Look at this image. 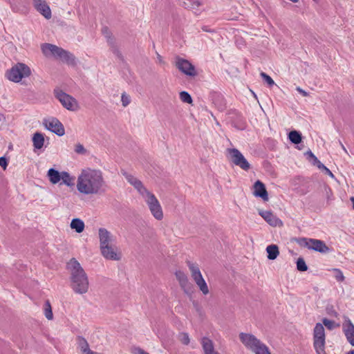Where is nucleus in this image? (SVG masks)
Wrapping results in <instances>:
<instances>
[{
  "mask_svg": "<svg viewBox=\"0 0 354 354\" xmlns=\"http://www.w3.org/2000/svg\"><path fill=\"white\" fill-rule=\"evenodd\" d=\"M239 338L242 344L254 354H271L268 347L254 335L241 333Z\"/></svg>",
  "mask_w": 354,
  "mask_h": 354,
  "instance_id": "4",
  "label": "nucleus"
},
{
  "mask_svg": "<svg viewBox=\"0 0 354 354\" xmlns=\"http://www.w3.org/2000/svg\"><path fill=\"white\" fill-rule=\"evenodd\" d=\"M341 145H342V149H343L345 151H346V149H345L344 146L342 144H341Z\"/></svg>",
  "mask_w": 354,
  "mask_h": 354,
  "instance_id": "50",
  "label": "nucleus"
},
{
  "mask_svg": "<svg viewBox=\"0 0 354 354\" xmlns=\"http://www.w3.org/2000/svg\"><path fill=\"white\" fill-rule=\"evenodd\" d=\"M101 253L102 256L109 260L118 261L120 259V256L114 249L111 244L109 245H104L100 248Z\"/></svg>",
  "mask_w": 354,
  "mask_h": 354,
  "instance_id": "18",
  "label": "nucleus"
},
{
  "mask_svg": "<svg viewBox=\"0 0 354 354\" xmlns=\"http://www.w3.org/2000/svg\"><path fill=\"white\" fill-rule=\"evenodd\" d=\"M187 266L191 272L192 277L196 284L204 295H207L209 293V289L207 283L202 276L198 266L190 261L187 262Z\"/></svg>",
  "mask_w": 354,
  "mask_h": 354,
  "instance_id": "9",
  "label": "nucleus"
},
{
  "mask_svg": "<svg viewBox=\"0 0 354 354\" xmlns=\"http://www.w3.org/2000/svg\"><path fill=\"white\" fill-rule=\"evenodd\" d=\"M326 335L322 324L317 323L313 329V347L317 354H326L325 351Z\"/></svg>",
  "mask_w": 354,
  "mask_h": 354,
  "instance_id": "5",
  "label": "nucleus"
},
{
  "mask_svg": "<svg viewBox=\"0 0 354 354\" xmlns=\"http://www.w3.org/2000/svg\"><path fill=\"white\" fill-rule=\"evenodd\" d=\"M47 176L50 180V182L53 184H57L61 180V173H59L57 170L50 168L48 169L47 173Z\"/></svg>",
  "mask_w": 354,
  "mask_h": 354,
  "instance_id": "25",
  "label": "nucleus"
},
{
  "mask_svg": "<svg viewBox=\"0 0 354 354\" xmlns=\"http://www.w3.org/2000/svg\"><path fill=\"white\" fill-rule=\"evenodd\" d=\"M32 4L35 10L46 19H49L51 18V10L46 0H32Z\"/></svg>",
  "mask_w": 354,
  "mask_h": 354,
  "instance_id": "16",
  "label": "nucleus"
},
{
  "mask_svg": "<svg viewBox=\"0 0 354 354\" xmlns=\"http://www.w3.org/2000/svg\"><path fill=\"white\" fill-rule=\"evenodd\" d=\"M266 252L268 253V259L270 260H274L278 257L279 252L277 245H270L266 248Z\"/></svg>",
  "mask_w": 354,
  "mask_h": 354,
  "instance_id": "27",
  "label": "nucleus"
},
{
  "mask_svg": "<svg viewBox=\"0 0 354 354\" xmlns=\"http://www.w3.org/2000/svg\"><path fill=\"white\" fill-rule=\"evenodd\" d=\"M70 272L71 286L73 290L80 295L85 294L88 290V279L80 263L75 259H71L67 263Z\"/></svg>",
  "mask_w": 354,
  "mask_h": 354,
  "instance_id": "3",
  "label": "nucleus"
},
{
  "mask_svg": "<svg viewBox=\"0 0 354 354\" xmlns=\"http://www.w3.org/2000/svg\"><path fill=\"white\" fill-rule=\"evenodd\" d=\"M77 341V348L80 349L82 354H85L86 353H88L90 351H91L86 339L82 337H78Z\"/></svg>",
  "mask_w": 354,
  "mask_h": 354,
  "instance_id": "26",
  "label": "nucleus"
},
{
  "mask_svg": "<svg viewBox=\"0 0 354 354\" xmlns=\"http://www.w3.org/2000/svg\"><path fill=\"white\" fill-rule=\"evenodd\" d=\"M126 180L134 187V188L142 196L147 203L151 214L158 221L163 218V212L162 207L153 194L149 192L142 184V183L132 174L126 171L122 172Z\"/></svg>",
  "mask_w": 354,
  "mask_h": 354,
  "instance_id": "2",
  "label": "nucleus"
},
{
  "mask_svg": "<svg viewBox=\"0 0 354 354\" xmlns=\"http://www.w3.org/2000/svg\"><path fill=\"white\" fill-rule=\"evenodd\" d=\"M179 97L180 100L185 103H192V98L187 91H181L179 94Z\"/></svg>",
  "mask_w": 354,
  "mask_h": 354,
  "instance_id": "32",
  "label": "nucleus"
},
{
  "mask_svg": "<svg viewBox=\"0 0 354 354\" xmlns=\"http://www.w3.org/2000/svg\"><path fill=\"white\" fill-rule=\"evenodd\" d=\"M71 227L77 233H81L84 229V223L80 218H73L71 223Z\"/></svg>",
  "mask_w": 354,
  "mask_h": 354,
  "instance_id": "28",
  "label": "nucleus"
},
{
  "mask_svg": "<svg viewBox=\"0 0 354 354\" xmlns=\"http://www.w3.org/2000/svg\"><path fill=\"white\" fill-rule=\"evenodd\" d=\"M33 147L36 149H40L44 145V137L41 133L36 132L32 136Z\"/></svg>",
  "mask_w": 354,
  "mask_h": 354,
  "instance_id": "24",
  "label": "nucleus"
},
{
  "mask_svg": "<svg viewBox=\"0 0 354 354\" xmlns=\"http://www.w3.org/2000/svg\"><path fill=\"white\" fill-rule=\"evenodd\" d=\"M75 151L77 153L83 154L86 152L84 146L81 144H78L75 146Z\"/></svg>",
  "mask_w": 354,
  "mask_h": 354,
  "instance_id": "40",
  "label": "nucleus"
},
{
  "mask_svg": "<svg viewBox=\"0 0 354 354\" xmlns=\"http://www.w3.org/2000/svg\"><path fill=\"white\" fill-rule=\"evenodd\" d=\"M157 58H158L159 62H162V57L159 54L157 55Z\"/></svg>",
  "mask_w": 354,
  "mask_h": 354,
  "instance_id": "45",
  "label": "nucleus"
},
{
  "mask_svg": "<svg viewBox=\"0 0 354 354\" xmlns=\"http://www.w3.org/2000/svg\"><path fill=\"white\" fill-rule=\"evenodd\" d=\"M187 266L191 272L192 277L196 284L204 295H207L209 293V289L207 283L202 276L198 266L190 261L187 262Z\"/></svg>",
  "mask_w": 354,
  "mask_h": 354,
  "instance_id": "10",
  "label": "nucleus"
},
{
  "mask_svg": "<svg viewBox=\"0 0 354 354\" xmlns=\"http://www.w3.org/2000/svg\"><path fill=\"white\" fill-rule=\"evenodd\" d=\"M31 74L30 68L23 63H17L6 73L7 78L15 83L19 82L23 78Z\"/></svg>",
  "mask_w": 354,
  "mask_h": 354,
  "instance_id": "6",
  "label": "nucleus"
},
{
  "mask_svg": "<svg viewBox=\"0 0 354 354\" xmlns=\"http://www.w3.org/2000/svg\"><path fill=\"white\" fill-rule=\"evenodd\" d=\"M77 191L85 195L100 194L105 191L102 172L97 169H83L77 177Z\"/></svg>",
  "mask_w": 354,
  "mask_h": 354,
  "instance_id": "1",
  "label": "nucleus"
},
{
  "mask_svg": "<svg viewBox=\"0 0 354 354\" xmlns=\"http://www.w3.org/2000/svg\"><path fill=\"white\" fill-rule=\"evenodd\" d=\"M61 180H62V183H64V185L68 186V187H71L73 185H74V180H75V177L74 176H71L69 173L66 172V171H62L61 172Z\"/></svg>",
  "mask_w": 354,
  "mask_h": 354,
  "instance_id": "29",
  "label": "nucleus"
},
{
  "mask_svg": "<svg viewBox=\"0 0 354 354\" xmlns=\"http://www.w3.org/2000/svg\"><path fill=\"white\" fill-rule=\"evenodd\" d=\"M132 353L133 354H149V353L145 351L143 349L136 347L132 349Z\"/></svg>",
  "mask_w": 354,
  "mask_h": 354,
  "instance_id": "41",
  "label": "nucleus"
},
{
  "mask_svg": "<svg viewBox=\"0 0 354 354\" xmlns=\"http://www.w3.org/2000/svg\"><path fill=\"white\" fill-rule=\"evenodd\" d=\"M201 344L204 354H219L215 351L214 343L210 339L205 337H203L201 339Z\"/></svg>",
  "mask_w": 354,
  "mask_h": 354,
  "instance_id": "23",
  "label": "nucleus"
},
{
  "mask_svg": "<svg viewBox=\"0 0 354 354\" xmlns=\"http://www.w3.org/2000/svg\"><path fill=\"white\" fill-rule=\"evenodd\" d=\"M7 160L4 157L0 158V166L2 167L3 169H6L7 166Z\"/></svg>",
  "mask_w": 354,
  "mask_h": 354,
  "instance_id": "42",
  "label": "nucleus"
},
{
  "mask_svg": "<svg viewBox=\"0 0 354 354\" xmlns=\"http://www.w3.org/2000/svg\"><path fill=\"white\" fill-rule=\"evenodd\" d=\"M323 169L326 171V173L328 174L330 176L333 177V173L324 165H322Z\"/></svg>",
  "mask_w": 354,
  "mask_h": 354,
  "instance_id": "43",
  "label": "nucleus"
},
{
  "mask_svg": "<svg viewBox=\"0 0 354 354\" xmlns=\"http://www.w3.org/2000/svg\"><path fill=\"white\" fill-rule=\"evenodd\" d=\"M98 235L100 240V248L111 244V242L113 241V235L106 228H99Z\"/></svg>",
  "mask_w": 354,
  "mask_h": 354,
  "instance_id": "20",
  "label": "nucleus"
},
{
  "mask_svg": "<svg viewBox=\"0 0 354 354\" xmlns=\"http://www.w3.org/2000/svg\"><path fill=\"white\" fill-rule=\"evenodd\" d=\"M260 76L263 78V80L268 84L269 86H272L274 84V80L271 78L270 76L267 75L264 72H261L260 73Z\"/></svg>",
  "mask_w": 354,
  "mask_h": 354,
  "instance_id": "37",
  "label": "nucleus"
},
{
  "mask_svg": "<svg viewBox=\"0 0 354 354\" xmlns=\"http://www.w3.org/2000/svg\"><path fill=\"white\" fill-rule=\"evenodd\" d=\"M46 128L59 136L64 135L65 131L62 124L55 118H50L44 120Z\"/></svg>",
  "mask_w": 354,
  "mask_h": 354,
  "instance_id": "15",
  "label": "nucleus"
},
{
  "mask_svg": "<svg viewBox=\"0 0 354 354\" xmlns=\"http://www.w3.org/2000/svg\"><path fill=\"white\" fill-rule=\"evenodd\" d=\"M44 313L45 317L48 319L51 320L53 318V314L52 312V308L50 304L48 301H46L44 305Z\"/></svg>",
  "mask_w": 354,
  "mask_h": 354,
  "instance_id": "31",
  "label": "nucleus"
},
{
  "mask_svg": "<svg viewBox=\"0 0 354 354\" xmlns=\"http://www.w3.org/2000/svg\"><path fill=\"white\" fill-rule=\"evenodd\" d=\"M347 354H354V350L351 351Z\"/></svg>",
  "mask_w": 354,
  "mask_h": 354,
  "instance_id": "49",
  "label": "nucleus"
},
{
  "mask_svg": "<svg viewBox=\"0 0 354 354\" xmlns=\"http://www.w3.org/2000/svg\"><path fill=\"white\" fill-rule=\"evenodd\" d=\"M187 266L191 272L192 277L196 284L204 295H207L209 293V289L207 283L202 276L198 266L190 261L187 262Z\"/></svg>",
  "mask_w": 354,
  "mask_h": 354,
  "instance_id": "11",
  "label": "nucleus"
},
{
  "mask_svg": "<svg viewBox=\"0 0 354 354\" xmlns=\"http://www.w3.org/2000/svg\"><path fill=\"white\" fill-rule=\"evenodd\" d=\"M297 268L299 271H306L308 266L306 264L305 261L302 258H299L297 261Z\"/></svg>",
  "mask_w": 354,
  "mask_h": 354,
  "instance_id": "34",
  "label": "nucleus"
},
{
  "mask_svg": "<svg viewBox=\"0 0 354 354\" xmlns=\"http://www.w3.org/2000/svg\"><path fill=\"white\" fill-rule=\"evenodd\" d=\"M322 165H323V164H322L321 162H319V165H318V167H319V169H323Z\"/></svg>",
  "mask_w": 354,
  "mask_h": 354,
  "instance_id": "47",
  "label": "nucleus"
},
{
  "mask_svg": "<svg viewBox=\"0 0 354 354\" xmlns=\"http://www.w3.org/2000/svg\"><path fill=\"white\" fill-rule=\"evenodd\" d=\"M310 155H311V156H313V157H314L315 159H317V158L315 157V156L313 155V153H312L311 152H310Z\"/></svg>",
  "mask_w": 354,
  "mask_h": 354,
  "instance_id": "51",
  "label": "nucleus"
},
{
  "mask_svg": "<svg viewBox=\"0 0 354 354\" xmlns=\"http://www.w3.org/2000/svg\"><path fill=\"white\" fill-rule=\"evenodd\" d=\"M253 194L256 197H259L264 201H268V194L266 189L265 185L260 180H257L253 185Z\"/></svg>",
  "mask_w": 354,
  "mask_h": 354,
  "instance_id": "19",
  "label": "nucleus"
},
{
  "mask_svg": "<svg viewBox=\"0 0 354 354\" xmlns=\"http://www.w3.org/2000/svg\"><path fill=\"white\" fill-rule=\"evenodd\" d=\"M42 53L46 55H53L68 63H73L74 57L69 52L50 44H44L41 46Z\"/></svg>",
  "mask_w": 354,
  "mask_h": 354,
  "instance_id": "8",
  "label": "nucleus"
},
{
  "mask_svg": "<svg viewBox=\"0 0 354 354\" xmlns=\"http://www.w3.org/2000/svg\"><path fill=\"white\" fill-rule=\"evenodd\" d=\"M184 3L185 8L191 9H195L201 5L199 1L194 0H188L187 3L185 2Z\"/></svg>",
  "mask_w": 354,
  "mask_h": 354,
  "instance_id": "38",
  "label": "nucleus"
},
{
  "mask_svg": "<svg viewBox=\"0 0 354 354\" xmlns=\"http://www.w3.org/2000/svg\"><path fill=\"white\" fill-rule=\"evenodd\" d=\"M351 201L353 203V207L354 209V197H351Z\"/></svg>",
  "mask_w": 354,
  "mask_h": 354,
  "instance_id": "48",
  "label": "nucleus"
},
{
  "mask_svg": "<svg viewBox=\"0 0 354 354\" xmlns=\"http://www.w3.org/2000/svg\"><path fill=\"white\" fill-rule=\"evenodd\" d=\"M4 120H5L4 115L1 113H0V122L3 121Z\"/></svg>",
  "mask_w": 354,
  "mask_h": 354,
  "instance_id": "46",
  "label": "nucleus"
},
{
  "mask_svg": "<svg viewBox=\"0 0 354 354\" xmlns=\"http://www.w3.org/2000/svg\"><path fill=\"white\" fill-rule=\"evenodd\" d=\"M288 138L294 144H299L301 141V135L297 131H292L289 133Z\"/></svg>",
  "mask_w": 354,
  "mask_h": 354,
  "instance_id": "30",
  "label": "nucleus"
},
{
  "mask_svg": "<svg viewBox=\"0 0 354 354\" xmlns=\"http://www.w3.org/2000/svg\"><path fill=\"white\" fill-rule=\"evenodd\" d=\"M175 274L181 288L187 294L189 293L192 289V284L189 283L187 275L180 270L176 271Z\"/></svg>",
  "mask_w": 354,
  "mask_h": 354,
  "instance_id": "22",
  "label": "nucleus"
},
{
  "mask_svg": "<svg viewBox=\"0 0 354 354\" xmlns=\"http://www.w3.org/2000/svg\"><path fill=\"white\" fill-rule=\"evenodd\" d=\"M176 66L181 73L187 76L194 77L197 75L194 66L187 59L177 57L176 59Z\"/></svg>",
  "mask_w": 354,
  "mask_h": 354,
  "instance_id": "13",
  "label": "nucleus"
},
{
  "mask_svg": "<svg viewBox=\"0 0 354 354\" xmlns=\"http://www.w3.org/2000/svg\"><path fill=\"white\" fill-rule=\"evenodd\" d=\"M121 102L124 107L127 106L131 102V97L126 93H122L121 95Z\"/></svg>",
  "mask_w": 354,
  "mask_h": 354,
  "instance_id": "39",
  "label": "nucleus"
},
{
  "mask_svg": "<svg viewBox=\"0 0 354 354\" xmlns=\"http://www.w3.org/2000/svg\"><path fill=\"white\" fill-rule=\"evenodd\" d=\"M297 91H299L301 94H302L303 96H307L308 93L305 91H304L302 88L297 87Z\"/></svg>",
  "mask_w": 354,
  "mask_h": 354,
  "instance_id": "44",
  "label": "nucleus"
},
{
  "mask_svg": "<svg viewBox=\"0 0 354 354\" xmlns=\"http://www.w3.org/2000/svg\"><path fill=\"white\" fill-rule=\"evenodd\" d=\"M178 339L180 341L182 344L185 345H188L190 342L189 335L187 333H179Z\"/></svg>",
  "mask_w": 354,
  "mask_h": 354,
  "instance_id": "35",
  "label": "nucleus"
},
{
  "mask_svg": "<svg viewBox=\"0 0 354 354\" xmlns=\"http://www.w3.org/2000/svg\"><path fill=\"white\" fill-rule=\"evenodd\" d=\"M331 271L333 272V276L337 281L342 282L344 280L343 272L339 269L333 268Z\"/></svg>",
  "mask_w": 354,
  "mask_h": 354,
  "instance_id": "33",
  "label": "nucleus"
},
{
  "mask_svg": "<svg viewBox=\"0 0 354 354\" xmlns=\"http://www.w3.org/2000/svg\"><path fill=\"white\" fill-rule=\"evenodd\" d=\"M55 96L67 109L74 111L77 107V101L71 95L62 92V91H55Z\"/></svg>",
  "mask_w": 354,
  "mask_h": 354,
  "instance_id": "14",
  "label": "nucleus"
},
{
  "mask_svg": "<svg viewBox=\"0 0 354 354\" xmlns=\"http://www.w3.org/2000/svg\"><path fill=\"white\" fill-rule=\"evenodd\" d=\"M227 152L230 156L232 162L236 165L239 167L241 169L245 171H248L250 168V164L244 157V156L237 149L232 148L228 149Z\"/></svg>",
  "mask_w": 354,
  "mask_h": 354,
  "instance_id": "12",
  "label": "nucleus"
},
{
  "mask_svg": "<svg viewBox=\"0 0 354 354\" xmlns=\"http://www.w3.org/2000/svg\"><path fill=\"white\" fill-rule=\"evenodd\" d=\"M322 323L328 330H330L334 329L336 326L335 322L334 321L327 318H324L322 319Z\"/></svg>",
  "mask_w": 354,
  "mask_h": 354,
  "instance_id": "36",
  "label": "nucleus"
},
{
  "mask_svg": "<svg viewBox=\"0 0 354 354\" xmlns=\"http://www.w3.org/2000/svg\"><path fill=\"white\" fill-rule=\"evenodd\" d=\"M297 242L301 247L322 254H326L330 252V248L326 245L325 242L319 239L302 237L297 239Z\"/></svg>",
  "mask_w": 354,
  "mask_h": 354,
  "instance_id": "7",
  "label": "nucleus"
},
{
  "mask_svg": "<svg viewBox=\"0 0 354 354\" xmlns=\"http://www.w3.org/2000/svg\"><path fill=\"white\" fill-rule=\"evenodd\" d=\"M259 214L272 226L276 227L283 225L282 221L270 211H261L259 212Z\"/></svg>",
  "mask_w": 354,
  "mask_h": 354,
  "instance_id": "21",
  "label": "nucleus"
},
{
  "mask_svg": "<svg viewBox=\"0 0 354 354\" xmlns=\"http://www.w3.org/2000/svg\"><path fill=\"white\" fill-rule=\"evenodd\" d=\"M342 330L347 341L354 346V324L348 317L344 318L342 324Z\"/></svg>",
  "mask_w": 354,
  "mask_h": 354,
  "instance_id": "17",
  "label": "nucleus"
}]
</instances>
